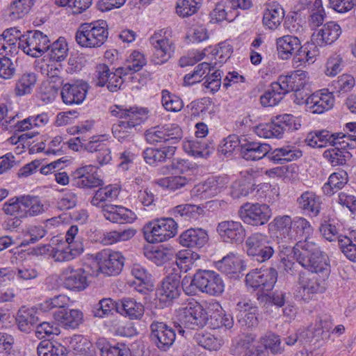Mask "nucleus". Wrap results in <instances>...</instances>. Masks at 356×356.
<instances>
[{"mask_svg":"<svg viewBox=\"0 0 356 356\" xmlns=\"http://www.w3.org/2000/svg\"><path fill=\"white\" fill-rule=\"evenodd\" d=\"M112 116L118 118L113 124V136L120 142L130 140L134 134L136 127L147 119L148 110L145 108L129 107L113 105L110 108Z\"/></svg>","mask_w":356,"mask_h":356,"instance_id":"f257e3e1","label":"nucleus"},{"mask_svg":"<svg viewBox=\"0 0 356 356\" xmlns=\"http://www.w3.org/2000/svg\"><path fill=\"white\" fill-rule=\"evenodd\" d=\"M120 191L115 186L108 185L100 188L95 191L90 200V204L92 206L101 208L104 218L112 222L119 224L131 223L136 218L133 211L123 207L106 203L116 199Z\"/></svg>","mask_w":356,"mask_h":356,"instance_id":"f03ea898","label":"nucleus"},{"mask_svg":"<svg viewBox=\"0 0 356 356\" xmlns=\"http://www.w3.org/2000/svg\"><path fill=\"white\" fill-rule=\"evenodd\" d=\"M293 253L296 261L310 273L320 274L324 278H328L330 273L329 258L316 243H296Z\"/></svg>","mask_w":356,"mask_h":356,"instance_id":"7ed1b4c3","label":"nucleus"},{"mask_svg":"<svg viewBox=\"0 0 356 356\" xmlns=\"http://www.w3.org/2000/svg\"><path fill=\"white\" fill-rule=\"evenodd\" d=\"M184 292L188 296L205 293L218 296L225 290V284L220 275L213 270L198 269L192 279L184 277L181 282Z\"/></svg>","mask_w":356,"mask_h":356,"instance_id":"20e7f679","label":"nucleus"},{"mask_svg":"<svg viewBox=\"0 0 356 356\" xmlns=\"http://www.w3.org/2000/svg\"><path fill=\"white\" fill-rule=\"evenodd\" d=\"M208 321L202 306L195 300L188 302L177 311L174 327L179 334L184 336L186 330H197L202 328Z\"/></svg>","mask_w":356,"mask_h":356,"instance_id":"39448f33","label":"nucleus"},{"mask_svg":"<svg viewBox=\"0 0 356 356\" xmlns=\"http://www.w3.org/2000/svg\"><path fill=\"white\" fill-rule=\"evenodd\" d=\"M108 24L104 20L81 24L78 29L75 39L78 44L86 48H98L107 40Z\"/></svg>","mask_w":356,"mask_h":356,"instance_id":"423d86ee","label":"nucleus"},{"mask_svg":"<svg viewBox=\"0 0 356 356\" xmlns=\"http://www.w3.org/2000/svg\"><path fill=\"white\" fill-rule=\"evenodd\" d=\"M178 224L172 218H161L147 223L143 230L145 240L150 243L166 241L177 233Z\"/></svg>","mask_w":356,"mask_h":356,"instance_id":"0eeeda50","label":"nucleus"},{"mask_svg":"<svg viewBox=\"0 0 356 356\" xmlns=\"http://www.w3.org/2000/svg\"><path fill=\"white\" fill-rule=\"evenodd\" d=\"M145 137L149 144L172 146L183 138V131L179 124L169 123L151 127L145 132Z\"/></svg>","mask_w":356,"mask_h":356,"instance_id":"6e6552de","label":"nucleus"},{"mask_svg":"<svg viewBox=\"0 0 356 356\" xmlns=\"http://www.w3.org/2000/svg\"><path fill=\"white\" fill-rule=\"evenodd\" d=\"M248 255L254 261L263 263L269 260L275 252L273 243L267 236L261 233H254L245 240Z\"/></svg>","mask_w":356,"mask_h":356,"instance_id":"1a4fd4ad","label":"nucleus"},{"mask_svg":"<svg viewBox=\"0 0 356 356\" xmlns=\"http://www.w3.org/2000/svg\"><path fill=\"white\" fill-rule=\"evenodd\" d=\"M297 129L295 118L290 114L277 115L269 123L260 124L255 127L256 134L265 138H281L285 131Z\"/></svg>","mask_w":356,"mask_h":356,"instance_id":"9d476101","label":"nucleus"},{"mask_svg":"<svg viewBox=\"0 0 356 356\" xmlns=\"http://www.w3.org/2000/svg\"><path fill=\"white\" fill-rule=\"evenodd\" d=\"M50 40L48 36L38 30L20 33L19 45L26 54L38 58L47 52L49 48Z\"/></svg>","mask_w":356,"mask_h":356,"instance_id":"9b49d317","label":"nucleus"},{"mask_svg":"<svg viewBox=\"0 0 356 356\" xmlns=\"http://www.w3.org/2000/svg\"><path fill=\"white\" fill-rule=\"evenodd\" d=\"M238 216L247 225L261 226L268 222L272 212L266 204L246 202L239 207Z\"/></svg>","mask_w":356,"mask_h":356,"instance_id":"f8f14e48","label":"nucleus"},{"mask_svg":"<svg viewBox=\"0 0 356 356\" xmlns=\"http://www.w3.org/2000/svg\"><path fill=\"white\" fill-rule=\"evenodd\" d=\"M277 280V272L274 268H255L245 276L248 286L262 293L271 291Z\"/></svg>","mask_w":356,"mask_h":356,"instance_id":"ddd939ff","label":"nucleus"},{"mask_svg":"<svg viewBox=\"0 0 356 356\" xmlns=\"http://www.w3.org/2000/svg\"><path fill=\"white\" fill-rule=\"evenodd\" d=\"M218 233L222 241L238 245L246 238V229L240 221L225 220L220 221L216 226Z\"/></svg>","mask_w":356,"mask_h":356,"instance_id":"4468645a","label":"nucleus"},{"mask_svg":"<svg viewBox=\"0 0 356 356\" xmlns=\"http://www.w3.org/2000/svg\"><path fill=\"white\" fill-rule=\"evenodd\" d=\"M150 339L161 351L168 350L174 344L176 333L174 328L165 323L153 321L150 325Z\"/></svg>","mask_w":356,"mask_h":356,"instance_id":"2eb2a0df","label":"nucleus"},{"mask_svg":"<svg viewBox=\"0 0 356 356\" xmlns=\"http://www.w3.org/2000/svg\"><path fill=\"white\" fill-rule=\"evenodd\" d=\"M327 279L320 274L300 272L298 282L303 291L302 299L307 302L312 295L323 293L327 288Z\"/></svg>","mask_w":356,"mask_h":356,"instance_id":"dca6fc26","label":"nucleus"},{"mask_svg":"<svg viewBox=\"0 0 356 356\" xmlns=\"http://www.w3.org/2000/svg\"><path fill=\"white\" fill-rule=\"evenodd\" d=\"M72 184L80 188H92L102 186L104 182L93 165L77 168L72 175Z\"/></svg>","mask_w":356,"mask_h":356,"instance_id":"f3484780","label":"nucleus"},{"mask_svg":"<svg viewBox=\"0 0 356 356\" xmlns=\"http://www.w3.org/2000/svg\"><path fill=\"white\" fill-rule=\"evenodd\" d=\"M99 270L108 276L117 275L122 270L124 257L120 252L104 250L97 255Z\"/></svg>","mask_w":356,"mask_h":356,"instance_id":"a211bd4d","label":"nucleus"},{"mask_svg":"<svg viewBox=\"0 0 356 356\" xmlns=\"http://www.w3.org/2000/svg\"><path fill=\"white\" fill-rule=\"evenodd\" d=\"M179 276L177 274L167 275L161 281L156 291V296L162 307L171 305L179 296Z\"/></svg>","mask_w":356,"mask_h":356,"instance_id":"6ab92c4d","label":"nucleus"},{"mask_svg":"<svg viewBox=\"0 0 356 356\" xmlns=\"http://www.w3.org/2000/svg\"><path fill=\"white\" fill-rule=\"evenodd\" d=\"M149 42L154 47L151 61L155 65H161L168 61L174 52L172 40L163 37L160 33H155L149 38Z\"/></svg>","mask_w":356,"mask_h":356,"instance_id":"aec40b11","label":"nucleus"},{"mask_svg":"<svg viewBox=\"0 0 356 356\" xmlns=\"http://www.w3.org/2000/svg\"><path fill=\"white\" fill-rule=\"evenodd\" d=\"M60 280L63 286L71 291H81L88 286L87 273L81 268H74L69 266L63 268Z\"/></svg>","mask_w":356,"mask_h":356,"instance_id":"412c9836","label":"nucleus"},{"mask_svg":"<svg viewBox=\"0 0 356 356\" xmlns=\"http://www.w3.org/2000/svg\"><path fill=\"white\" fill-rule=\"evenodd\" d=\"M207 53L211 54L214 56L216 63L223 64L230 58L233 53V48L229 43L224 42L218 44L217 48L212 49L209 47L204 49L194 60L186 57L181 58L179 65L181 67L193 65L196 62L201 60L206 56Z\"/></svg>","mask_w":356,"mask_h":356,"instance_id":"4be33fe9","label":"nucleus"},{"mask_svg":"<svg viewBox=\"0 0 356 356\" xmlns=\"http://www.w3.org/2000/svg\"><path fill=\"white\" fill-rule=\"evenodd\" d=\"M305 102L307 111L312 113L321 114L332 108L334 98L332 92L323 89L309 96Z\"/></svg>","mask_w":356,"mask_h":356,"instance_id":"5701e85b","label":"nucleus"},{"mask_svg":"<svg viewBox=\"0 0 356 356\" xmlns=\"http://www.w3.org/2000/svg\"><path fill=\"white\" fill-rule=\"evenodd\" d=\"M88 86L83 81L65 83L60 92L62 100L66 105H79L86 99Z\"/></svg>","mask_w":356,"mask_h":356,"instance_id":"b1692460","label":"nucleus"},{"mask_svg":"<svg viewBox=\"0 0 356 356\" xmlns=\"http://www.w3.org/2000/svg\"><path fill=\"white\" fill-rule=\"evenodd\" d=\"M271 150L270 145L245 137L241 142V156L246 161H259Z\"/></svg>","mask_w":356,"mask_h":356,"instance_id":"393cba45","label":"nucleus"},{"mask_svg":"<svg viewBox=\"0 0 356 356\" xmlns=\"http://www.w3.org/2000/svg\"><path fill=\"white\" fill-rule=\"evenodd\" d=\"M209 238L208 232L206 229L190 228L181 233L178 242L182 247L198 250L208 243Z\"/></svg>","mask_w":356,"mask_h":356,"instance_id":"a878e982","label":"nucleus"},{"mask_svg":"<svg viewBox=\"0 0 356 356\" xmlns=\"http://www.w3.org/2000/svg\"><path fill=\"white\" fill-rule=\"evenodd\" d=\"M20 31L16 27L6 29L0 35V54L2 56H13L21 49L19 45Z\"/></svg>","mask_w":356,"mask_h":356,"instance_id":"bb28decb","label":"nucleus"},{"mask_svg":"<svg viewBox=\"0 0 356 356\" xmlns=\"http://www.w3.org/2000/svg\"><path fill=\"white\" fill-rule=\"evenodd\" d=\"M348 138H341L339 140V143L334 148H330L323 152V158L325 159L332 166L343 165L346 164L347 160L350 157V153L346 149L347 147L354 146L348 141L355 142V140H352L350 136Z\"/></svg>","mask_w":356,"mask_h":356,"instance_id":"cd10ccee","label":"nucleus"},{"mask_svg":"<svg viewBox=\"0 0 356 356\" xmlns=\"http://www.w3.org/2000/svg\"><path fill=\"white\" fill-rule=\"evenodd\" d=\"M348 138L346 136L341 134H331L329 131L323 129L309 133L305 138V143L314 148L325 147L327 144L336 146L339 140Z\"/></svg>","mask_w":356,"mask_h":356,"instance_id":"c85d7f7f","label":"nucleus"},{"mask_svg":"<svg viewBox=\"0 0 356 356\" xmlns=\"http://www.w3.org/2000/svg\"><path fill=\"white\" fill-rule=\"evenodd\" d=\"M54 318L65 329L74 330L83 323V314L76 309H58L54 313Z\"/></svg>","mask_w":356,"mask_h":356,"instance_id":"c756f323","label":"nucleus"},{"mask_svg":"<svg viewBox=\"0 0 356 356\" xmlns=\"http://www.w3.org/2000/svg\"><path fill=\"white\" fill-rule=\"evenodd\" d=\"M236 318L241 327L252 328L258 325V309L250 302H238L236 305Z\"/></svg>","mask_w":356,"mask_h":356,"instance_id":"7c9ffc66","label":"nucleus"},{"mask_svg":"<svg viewBox=\"0 0 356 356\" xmlns=\"http://www.w3.org/2000/svg\"><path fill=\"white\" fill-rule=\"evenodd\" d=\"M308 73L302 70H296L286 76H280L278 83L283 88L285 95L289 92H298L302 89L307 82Z\"/></svg>","mask_w":356,"mask_h":356,"instance_id":"2f4dec72","label":"nucleus"},{"mask_svg":"<svg viewBox=\"0 0 356 356\" xmlns=\"http://www.w3.org/2000/svg\"><path fill=\"white\" fill-rule=\"evenodd\" d=\"M297 205L302 213L312 217L317 216L321 211V198L314 192H303L296 200Z\"/></svg>","mask_w":356,"mask_h":356,"instance_id":"473e14b6","label":"nucleus"},{"mask_svg":"<svg viewBox=\"0 0 356 356\" xmlns=\"http://www.w3.org/2000/svg\"><path fill=\"white\" fill-rule=\"evenodd\" d=\"M215 266L220 272L231 278L238 277L239 273L243 270L242 259L232 252L216 261Z\"/></svg>","mask_w":356,"mask_h":356,"instance_id":"72a5a7b5","label":"nucleus"},{"mask_svg":"<svg viewBox=\"0 0 356 356\" xmlns=\"http://www.w3.org/2000/svg\"><path fill=\"white\" fill-rule=\"evenodd\" d=\"M314 228L310 222L303 217L297 216L293 218L289 243L292 241L311 242L309 238L313 235Z\"/></svg>","mask_w":356,"mask_h":356,"instance_id":"f704fd0d","label":"nucleus"},{"mask_svg":"<svg viewBox=\"0 0 356 356\" xmlns=\"http://www.w3.org/2000/svg\"><path fill=\"white\" fill-rule=\"evenodd\" d=\"M227 184V179L225 177H212L196 186L194 190L197 194H201L202 197L210 198L222 192L226 188Z\"/></svg>","mask_w":356,"mask_h":356,"instance_id":"c9c22d12","label":"nucleus"},{"mask_svg":"<svg viewBox=\"0 0 356 356\" xmlns=\"http://www.w3.org/2000/svg\"><path fill=\"white\" fill-rule=\"evenodd\" d=\"M301 46L298 35H286L277 40V48L282 59H288L293 55H297Z\"/></svg>","mask_w":356,"mask_h":356,"instance_id":"e433bc0d","label":"nucleus"},{"mask_svg":"<svg viewBox=\"0 0 356 356\" xmlns=\"http://www.w3.org/2000/svg\"><path fill=\"white\" fill-rule=\"evenodd\" d=\"M145 308L141 302L131 298H124L118 302L117 312L131 320H140Z\"/></svg>","mask_w":356,"mask_h":356,"instance_id":"4c0bfd02","label":"nucleus"},{"mask_svg":"<svg viewBox=\"0 0 356 356\" xmlns=\"http://www.w3.org/2000/svg\"><path fill=\"white\" fill-rule=\"evenodd\" d=\"M202 211V209L196 204H182L171 208L168 212L174 220L186 222L196 220Z\"/></svg>","mask_w":356,"mask_h":356,"instance_id":"58836bf2","label":"nucleus"},{"mask_svg":"<svg viewBox=\"0 0 356 356\" xmlns=\"http://www.w3.org/2000/svg\"><path fill=\"white\" fill-rule=\"evenodd\" d=\"M341 34V26L335 22L331 21L325 23L320 29L316 37V43L320 46L331 44L335 42Z\"/></svg>","mask_w":356,"mask_h":356,"instance_id":"ea45409f","label":"nucleus"},{"mask_svg":"<svg viewBox=\"0 0 356 356\" xmlns=\"http://www.w3.org/2000/svg\"><path fill=\"white\" fill-rule=\"evenodd\" d=\"M38 321V312L33 307H22L17 313L18 328L24 332H30Z\"/></svg>","mask_w":356,"mask_h":356,"instance_id":"a19ab883","label":"nucleus"},{"mask_svg":"<svg viewBox=\"0 0 356 356\" xmlns=\"http://www.w3.org/2000/svg\"><path fill=\"white\" fill-rule=\"evenodd\" d=\"M284 17V10L280 4H268L264 12L262 22L270 30H275L281 24Z\"/></svg>","mask_w":356,"mask_h":356,"instance_id":"79ce46f5","label":"nucleus"},{"mask_svg":"<svg viewBox=\"0 0 356 356\" xmlns=\"http://www.w3.org/2000/svg\"><path fill=\"white\" fill-rule=\"evenodd\" d=\"M175 147L166 146L162 148H146L143 152L145 162L149 165H156L158 163L165 162L175 154Z\"/></svg>","mask_w":356,"mask_h":356,"instance_id":"37998d69","label":"nucleus"},{"mask_svg":"<svg viewBox=\"0 0 356 356\" xmlns=\"http://www.w3.org/2000/svg\"><path fill=\"white\" fill-rule=\"evenodd\" d=\"M348 177L345 170H339L331 174L326 182L322 187L324 195L331 196L341 190L348 183Z\"/></svg>","mask_w":356,"mask_h":356,"instance_id":"c03bdc74","label":"nucleus"},{"mask_svg":"<svg viewBox=\"0 0 356 356\" xmlns=\"http://www.w3.org/2000/svg\"><path fill=\"white\" fill-rule=\"evenodd\" d=\"M96 346L101 356H131L130 350L124 344H111L104 338L97 341Z\"/></svg>","mask_w":356,"mask_h":356,"instance_id":"a18cd8bd","label":"nucleus"},{"mask_svg":"<svg viewBox=\"0 0 356 356\" xmlns=\"http://www.w3.org/2000/svg\"><path fill=\"white\" fill-rule=\"evenodd\" d=\"M145 257L158 266L172 261L175 256V250L172 247L161 246L155 250L145 252Z\"/></svg>","mask_w":356,"mask_h":356,"instance_id":"49530a36","label":"nucleus"},{"mask_svg":"<svg viewBox=\"0 0 356 356\" xmlns=\"http://www.w3.org/2000/svg\"><path fill=\"white\" fill-rule=\"evenodd\" d=\"M183 148L187 154L195 157L207 158L214 151L212 143L208 144L198 140L184 141Z\"/></svg>","mask_w":356,"mask_h":356,"instance_id":"de8ad7c7","label":"nucleus"},{"mask_svg":"<svg viewBox=\"0 0 356 356\" xmlns=\"http://www.w3.org/2000/svg\"><path fill=\"white\" fill-rule=\"evenodd\" d=\"M34 4V0H14L6 10L10 20H17L25 17Z\"/></svg>","mask_w":356,"mask_h":356,"instance_id":"09e8293b","label":"nucleus"},{"mask_svg":"<svg viewBox=\"0 0 356 356\" xmlns=\"http://www.w3.org/2000/svg\"><path fill=\"white\" fill-rule=\"evenodd\" d=\"M283 88L278 81L273 82L265 92L260 97V102L263 106H273L277 105L284 97Z\"/></svg>","mask_w":356,"mask_h":356,"instance_id":"8fccbe9b","label":"nucleus"},{"mask_svg":"<svg viewBox=\"0 0 356 356\" xmlns=\"http://www.w3.org/2000/svg\"><path fill=\"white\" fill-rule=\"evenodd\" d=\"M146 59L143 54L134 51L123 66L118 67V73L127 75L140 71L146 65Z\"/></svg>","mask_w":356,"mask_h":356,"instance_id":"3c124183","label":"nucleus"},{"mask_svg":"<svg viewBox=\"0 0 356 356\" xmlns=\"http://www.w3.org/2000/svg\"><path fill=\"white\" fill-rule=\"evenodd\" d=\"M118 302L111 298H102L92 307L91 313L94 317L104 318L117 312Z\"/></svg>","mask_w":356,"mask_h":356,"instance_id":"603ef678","label":"nucleus"},{"mask_svg":"<svg viewBox=\"0 0 356 356\" xmlns=\"http://www.w3.org/2000/svg\"><path fill=\"white\" fill-rule=\"evenodd\" d=\"M37 81V76L33 72L24 73L16 82L15 93L17 96H24L31 93Z\"/></svg>","mask_w":356,"mask_h":356,"instance_id":"864d4df0","label":"nucleus"},{"mask_svg":"<svg viewBox=\"0 0 356 356\" xmlns=\"http://www.w3.org/2000/svg\"><path fill=\"white\" fill-rule=\"evenodd\" d=\"M293 222V219L288 215L276 216L273 221L277 236H280L288 243H289V234L291 233Z\"/></svg>","mask_w":356,"mask_h":356,"instance_id":"5fc2aeb1","label":"nucleus"},{"mask_svg":"<svg viewBox=\"0 0 356 356\" xmlns=\"http://www.w3.org/2000/svg\"><path fill=\"white\" fill-rule=\"evenodd\" d=\"M255 337L250 334L241 339L237 346L244 353L245 356H268V351L261 346H254Z\"/></svg>","mask_w":356,"mask_h":356,"instance_id":"6e6d98bb","label":"nucleus"},{"mask_svg":"<svg viewBox=\"0 0 356 356\" xmlns=\"http://www.w3.org/2000/svg\"><path fill=\"white\" fill-rule=\"evenodd\" d=\"M25 204L23 195L10 198L6 202L2 210L8 216L25 218Z\"/></svg>","mask_w":356,"mask_h":356,"instance_id":"4d7b16f0","label":"nucleus"},{"mask_svg":"<svg viewBox=\"0 0 356 356\" xmlns=\"http://www.w3.org/2000/svg\"><path fill=\"white\" fill-rule=\"evenodd\" d=\"M66 351L65 346L49 340L40 341L37 348L38 356H65Z\"/></svg>","mask_w":356,"mask_h":356,"instance_id":"13d9d810","label":"nucleus"},{"mask_svg":"<svg viewBox=\"0 0 356 356\" xmlns=\"http://www.w3.org/2000/svg\"><path fill=\"white\" fill-rule=\"evenodd\" d=\"M176 264L177 266L184 269L185 272L190 270L194 263L200 259V254L190 250H181L175 251Z\"/></svg>","mask_w":356,"mask_h":356,"instance_id":"bf43d9fd","label":"nucleus"},{"mask_svg":"<svg viewBox=\"0 0 356 356\" xmlns=\"http://www.w3.org/2000/svg\"><path fill=\"white\" fill-rule=\"evenodd\" d=\"M65 241L67 246L72 248L74 253L81 254L84 250L82 236L79 234V227L76 225H72L65 234Z\"/></svg>","mask_w":356,"mask_h":356,"instance_id":"052dcab7","label":"nucleus"},{"mask_svg":"<svg viewBox=\"0 0 356 356\" xmlns=\"http://www.w3.org/2000/svg\"><path fill=\"white\" fill-rule=\"evenodd\" d=\"M136 230L132 228L122 231H111L104 234L102 242L104 245H111L119 241H125L133 238Z\"/></svg>","mask_w":356,"mask_h":356,"instance_id":"680f3d73","label":"nucleus"},{"mask_svg":"<svg viewBox=\"0 0 356 356\" xmlns=\"http://www.w3.org/2000/svg\"><path fill=\"white\" fill-rule=\"evenodd\" d=\"M26 218L35 216L44 211V205L38 196L23 195Z\"/></svg>","mask_w":356,"mask_h":356,"instance_id":"e2e57ef3","label":"nucleus"},{"mask_svg":"<svg viewBox=\"0 0 356 356\" xmlns=\"http://www.w3.org/2000/svg\"><path fill=\"white\" fill-rule=\"evenodd\" d=\"M49 56L50 58L56 62L62 61L67 56L68 47L64 38L60 37L53 43H49Z\"/></svg>","mask_w":356,"mask_h":356,"instance_id":"0e129e2a","label":"nucleus"},{"mask_svg":"<svg viewBox=\"0 0 356 356\" xmlns=\"http://www.w3.org/2000/svg\"><path fill=\"white\" fill-rule=\"evenodd\" d=\"M326 17L325 10L322 6L321 0H315L313 6L310 9V15L308 24L312 29L323 25Z\"/></svg>","mask_w":356,"mask_h":356,"instance_id":"69168bd1","label":"nucleus"},{"mask_svg":"<svg viewBox=\"0 0 356 356\" xmlns=\"http://www.w3.org/2000/svg\"><path fill=\"white\" fill-rule=\"evenodd\" d=\"M161 95L162 104L166 111L171 112H178L183 108L184 102L179 96L171 93L168 90H163Z\"/></svg>","mask_w":356,"mask_h":356,"instance_id":"338daca9","label":"nucleus"},{"mask_svg":"<svg viewBox=\"0 0 356 356\" xmlns=\"http://www.w3.org/2000/svg\"><path fill=\"white\" fill-rule=\"evenodd\" d=\"M74 353L78 356H92V344L81 335H75L70 341Z\"/></svg>","mask_w":356,"mask_h":356,"instance_id":"774afa93","label":"nucleus"}]
</instances>
